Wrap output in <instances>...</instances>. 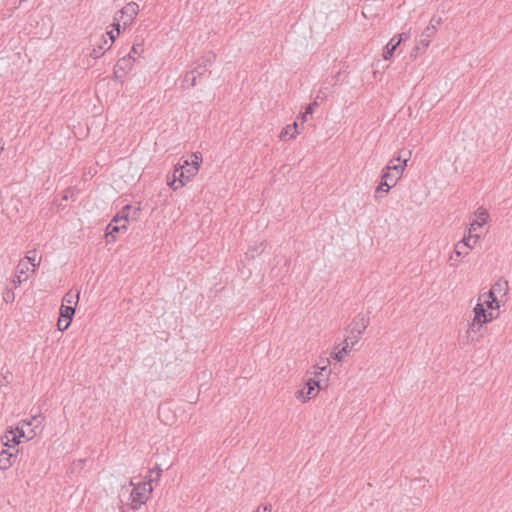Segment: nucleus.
I'll return each instance as SVG.
<instances>
[{
    "instance_id": "f257e3e1",
    "label": "nucleus",
    "mask_w": 512,
    "mask_h": 512,
    "mask_svg": "<svg viewBox=\"0 0 512 512\" xmlns=\"http://www.w3.org/2000/svg\"><path fill=\"white\" fill-rule=\"evenodd\" d=\"M196 160L189 163L188 160H184L183 163H179L178 166H175L172 180L168 181V185L173 189L177 190L183 187L188 181L191 180L192 177L196 175L198 172L200 162L202 158L195 156Z\"/></svg>"
},
{
    "instance_id": "f03ea898",
    "label": "nucleus",
    "mask_w": 512,
    "mask_h": 512,
    "mask_svg": "<svg viewBox=\"0 0 512 512\" xmlns=\"http://www.w3.org/2000/svg\"><path fill=\"white\" fill-rule=\"evenodd\" d=\"M215 59L216 55L212 52H209L202 56L198 60L196 66L190 71L186 72L182 81V88L185 89L194 87L199 83L200 78H202L203 76H208L211 73L209 71V68L211 67Z\"/></svg>"
},
{
    "instance_id": "7ed1b4c3",
    "label": "nucleus",
    "mask_w": 512,
    "mask_h": 512,
    "mask_svg": "<svg viewBox=\"0 0 512 512\" xmlns=\"http://www.w3.org/2000/svg\"><path fill=\"white\" fill-rule=\"evenodd\" d=\"M139 6L135 2L127 3L120 11H118L114 16L113 27L117 30V33H120L121 22L123 27L131 25L138 15Z\"/></svg>"
},
{
    "instance_id": "20e7f679",
    "label": "nucleus",
    "mask_w": 512,
    "mask_h": 512,
    "mask_svg": "<svg viewBox=\"0 0 512 512\" xmlns=\"http://www.w3.org/2000/svg\"><path fill=\"white\" fill-rule=\"evenodd\" d=\"M151 482L152 479L147 482H140L136 485H134L133 481L130 482V484L134 486L130 494V505L132 509L137 510L146 503L148 494L152 491Z\"/></svg>"
},
{
    "instance_id": "39448f33",
    "label": "nucleus",
    "mask_w": 512,
    "mask_h": 512,
    "mask_svg": "<svg viewBox=\"0 0 512 512\" xmlns=\"http://www.w3.org/2000/svg\"><path fill=\"white\" fill-rule=\"evenodd\" d=\"M405 170V164H393V160L382 170L381 179L394 187Z\"/></svg>"
},
{
    "instance_id": "423d86ee",
    "label": "nucleus",
    "mask_w": 512,
    "mask_h": 512,
    "mask_svg": "<svg viewBox=\"0 0 512 512\" xmlns=\"http://www.w3.org/2000/svg\"><path fill=\"white\" fill-rule=\"evenodd\" d=\"M135 57L131 53L123 55L114 66L113 75L115 80L122 82V79L132 70Z\"/></svg>"
},
{
    "instance_id": "0eeeda50",
    "label": "nucleus",
    "mask_w": 512,
    "mask_h": 512,
    "mask_svg": "<svg viewBox=\"0 0 512 512\" xmlns=\"http://www.w3.org/2000/svg\"><path fill=\"white\" fill-rule=\"evenodd\" d=\"M321 379L309 378L303 389L297 391L296 398L301 400L302 402H306L307 400L315 397L321 387Z\"/></svg>"
},
{
    "instance_id": "6e6552de",
    "label": "nucleus",
    "mask_w": 512,
    "mask_h": 512,
    "mask_svg": "<svg viewBox=\"0 0 512 512\" xmlns=\"http://www.w3.org/2000/svg\"><path fill=\"white\" fill-rule=\"evenodd\" d=\"M368 325H369V317H367L366 315L358 314L353 318L351 326H350V333L353 335L356 333V336H355V340L353 342H351V346H354L355 344L358 343V341L360 340L362 334L365 332Z\"/></svg>"
},
{
    "instance_id": "1a4fd4ad",
    "label": "nucleus",
    "mask_w": 512,
    "mask_h": 512,
    "mask_svg": "<svg viewBox=\"0 0 512 512\" xmlns=\"http://www.w3.org/2000/svg\"><path fill=\"white\" fill-rule=\"evenodd\" d=\"M75 314V308L71 305L62 304L60 307V319L57 326L60 331H65L71 324L72 318Z\"/></svg>"
},
{
    "instance_id": "9d476101",
    "label": "nucleus",
    "mask_w": 512,
    "mask_h": 512,
    "mask_svg": "<svg viewBox=\"0 0 512 512\" xmlns=\"http://www.w3.org/2000/svg\"><path fill=\"white\" fill-rule=\"evenodd\" d=\"M36 417H33L31 420H22L19 422V424L12 428V431L15 433L16 438L20 440L21 438H25L26 440L32 439L36 433L33 429H31L29 432L26 431V428L30 427L32 425L33 420H35Z\"/></svg>"
},
{
    "instance_id": "9b49d317",
    "label": "nucleus",
    "mask_w": 512,
    "mask_h": 512,
    "mask_svg": "<svg viewBox=\"0 0 512 512\" xmlns=\"http://www.w3.org/2000/svg\"><path fill=\"white\" fill-rule=\"evenodd\" d=\"M488 322H489V319H483L481 317L474 315V317L467 329V338L472 341L476 340L477 333L479 332L480 328L483 326V324L488 323Z\"/></svg>"
},
{
    "instance_id": "f8f14e48",
    "label": "nucleus",
    "mask_w": 512,
    "mask_h": 512,
    "mask_svg": "<svg viewBox=\"0 0 512 512\" xmlns=\"http://www.w3.org/2000/svg\"><path fill=\"white\" fill-rule=\"evenodd\" d=\"M18 449L11 451L9 449H3L0 452V470H7L12 466L15 459L17 458Z\"/></svg>"
},
{
    "instance_id": "ddd939ff",
    "label": "nucleus",
    "mask_w": 512,
    "mask_h": 512,
    "mask_svg": "<svg viewBox=\"0 0 512 512\" xmlns=\"http://www.w3.org/2000/svg\"><path fill=\"white\" fill-rule=\"evenodd\" d=\"M127 225L121 222H114V218L111 220V222L106 227V238L108 242L115 241L116 234L120 230H126Z\"/></svg>"
},
{
    "instance_id": "4468645a",
    "label": "nucleus",
    "mask_w": 512,
    "mask_h": 512,
    "mask_svg": "<svg viewBox=\"0 0 512 512\" xmlns=\"http://www.w3.org/2000/svg\"><path fill=\"white\" fill-rule=\"evenodd\" d=\"M401 42H402V35H396V36L392 37L384 49L383 58L385 60L390 59L393 56L395 50L397 49V47L400 45Z\"/></svg>"
},
{
    "instance_id": "2eb2a0df",
    "label": "nucleus",
    "mask_w": 512,
    "mask_h": 512,
    "mask_svg": "<svg viewBox=\"0 0 512 512\" xmlns=\"http://www.w3.org/2000/svg\"><path fill=\"white\" fill-rule=\"evenodd\" d=\"M29 271L28 262L20 261L16 268V275L14 279V283L16 285H20L22 282L28 279L27 272Z\"/></svg>"
},
{
    "instance_id": "dca6fc26",
    "label": "nucleus",
    "mask_w": 512,
    "mask_h": 512,
    "mask_svg": "<svg viewBox=\"0 0 512 512\" xmlns=\"http://www.w3.org/2000/svg\"><path fill=\"white\" fill-rule=\"evenodd\" d=\"M329 364V359H322L317 365L313 367V371L311 372V374H313L314 378L316 379H321L320 377L328 376L331 372L328 369Z\"/></svg>"
},
{
    "instance_id": "f3484780",
    "label": "nucleus",
    "mask_w": 512,
    "mask_h": 512,
    "mask_svg": "<svg viewBox=\"0 0 512 512\" xmlns=\"http://www.w3.org/2000/svg\"><path fill=\"white\" fill-rule=\"evenodd\" d=\"M21 440L16 438L15 433L12 431V427L6 430L5 434L1 437V442L8 449L16 450L15 447L20 443Z\"/></svg>"
},
{
    "instance_id": "a211bd4d",
    "label": "nucleus",
    "mask_w": 512,
    "mask_h": 512,
    "mask_svg": "<svg viewBox=\"0 0 512 512\" xmlns=\"http://www.w3.org/2000/svg\"><path fill=\"white\" fill-rule=\"evenodd\" d=\"M434 22H437V24H441L442 19L440 17H432L430 20L429 25L425 28L423 31L421 37H425L426 39L431 40L436 34L437 28L434 25Z\"/></svg>"
},
{
    "instance_id": "6ab92c4d",
    "label": "nucleus",
    "mask_w": 512,
    "mask_h": 512,
    "mask_svg": "<svg viewBox=\"0 0 512 512\" xmlns=\"http://www.w3.org/2000/svg\"><path fill=\"white\" fill-rule=\"evenodd\" d=\"M472 248L473 245L466 243V238H463L455 245L454 254L456 257L466 256Z\"/></svg>"
},
{
    "instance_id": "aec40b11",
    "label": "nucleus",
    "mask_w": 512,
    "mask_h": 512,
    "mask_svg": "<svg viewBox=\"0 0 512 512\" xmlns=\"http://www.w3.org/2000/svg\"><path fill=\"white\" fill-rule=\"evenodd\" d=\"M500 288V284L496 283L492 289L486 294L487 299L484 300V303L488 306L490 309H498L499 308V301L495 297L494 291L496 288Z\"/></svg>"
},
{
    "instance_id": "412c9836",
    "label": "nucleus",
    "mask_w": 512,
    "mask_h": 512,
    "mask_svg": "<svg viewBox=\"0 0 512 512\" xmlns=\"http://www.w3.org/2000/svg\"><path fill=\"white\" fill-rule=\"evenodd\" d=\"M21 261H27L28 267L32 266V271H35L40 265L41 258L38 257L36 250H31L27 252V255Z\"/></svg>"
},
{
    "instance_id": "4be33fe9",
    "label": "nucleus",
    "mask_w": 512,
    "mask_h": 512,
    "mask_svg": "<svg viewBox=\"0 0 512 512\" xmlns=\"http://www.w3.org/2000/svg\"><path fill=\"white\" fill-rule=\"evenodd\" d=\"M132 210L131 205H125L115 216H114V222H121L127 225L130 211Z\"/></svg>"
},
{
    "instance_id": "5701e85b",
    "label": "nucleus",
    "mask_w": 512,
    "mask_h": 512,
    "mask_svg": "<svg viewBox=\"0 0 512 512\" xmlns=\"http://www.w3.org/2000/svg\"><path fill=\"white\" fill-rule=\"evenodd\" d=\"M110 48L111 44H108V40L104 36H102V44L96 48H93L92 52L90 53V56L94 59H97L103 55L105 50H108Z\"/></svg>"
},
{
    "instance_id": "b1692460",
    "label": "nucleus",
    "mask_w": 512,
    "mask_h": 512,
    "mask_svg": "<svg viewBox=\"0 0 512 512\" xmlns=\"http://www.w3.org/2000/svg\"><path fill=\"white\" fill-rule=\"evenodd\" d=\"M300 132L298 131V123L294 122L292 125H287L281 132L280 138L284 139L288 136L290 139L295 138Z\"/></svg>"
},
{
    "instance_id": "393cba45",
    "label": "nucleus",
    "mask_w": 512,
    "mask_h": 512,
    "mask_svg": "<svg viewBox=\"0 0 512 512\" xmlns=\"http://www.w3.org/2000/svg\"><path fill=\"white\" fill-rule=\"evenodd\" d=\"M391 188H393V187L390 186V184L385 183V181L381 179L380 183L378 184V186L375 189V193H374L375 199L382 198L384 195H386L389 192V190Z\"/></svg>"
},
{
    "instance_id": "a878e982",
    "label": "nucleus",
    "mask_w": 512,
    "mask_h": 512,
    "mask_svg": "<svg viewBox=\"0 0 512 512\" xmlns=\"http://www.w3.org/2000/svg\"><path fill=\"white\" fill-rule=\"evenodd\" d=\"M78 301H79V292L73 293L72 291H69L64 295V297L62 299V304L71 305V306H74V308H75Z\"/></svg>"
},
{
    "instance_id": "bb28decb",
    "label": "nucleus",
    "mask_w": 512,
    "mask_h": 512,
    "mask_svg": "<svg viewBox=\"0 0 512 512\" xmlns=\"http://www.w3.org/2000/svg\"><path fill=\"white\" fill-rule=\"evenodd\" d=\"M411 151L408 149H402L399 151V154L397 157H395L393 160L399 162V164H405V167L407 166V162L411 158Z\"/></svg>"
},
{
    "instance_id": "cd10ccee",
    "label": "nucleus",
    "mask_w": 512,
    "mask_h": 512,
    "mask_svg": "<svg viewBox=\"0 0 512 512\" xmlns=\"http://www.w3.org/2000/svg\"><path fill=\"white\" fill-rule=\"evenodd\" d=\"M264 251V244L263 242L249 247L248 251L245 253V256L247 259H253L256 254H261Z\"/></svg>"
},
{
    "instance_id": "c85d7f7f",
    "label": "nucleus",
    "mask_w": 512,
    "mask_h": 512,
    "mask_svg": "<svg viewBox=\"0 0 512 512\" xmlns=\"http://www.w3.org/2000/svg\"><path fill=\"white\" fill-rule=\"evenodd\" d=\"M348 351H349L348 339H344L343 347L333 353V358L336 359L337 361H341L343 359L344 354H346Z\"/></svg>"
},
{
    "instance_id": "c756f323",
    "label": "nucleus",
    "mask_w": 512,
    "mask_h": 512,
    "mask_svg": "<svg viewBox=\"0 0 512 512\" xmlns=\"http://www.w3.org/2000/svg\"><path fill=\"white\" fill-rule=\"evenodd\" d=\"M473 313L475 316L481 317L483 319H489V322H491V318H487L486 316V309L484 308V303H477L473 309Z\"/></svg>"
},
{
    "instance_id": "7c9ffc66",
    "label": "nucleus",
    "mask_w": 512,
    "mask_h": 512,
    "mask_svg": "<svg viewBox=\"0 0 512 512\" xmlns=\"http://www.w3.org/2000/svg\"><path fill=\"white\" fill-rule=\"evenodd\" d=\"M430 44V40L426 39L425 37H421L419 43L415 46L414 51L418 52L420 50H425L428 48Z\"/></svg>"
},
{
    "instance_id": "2f4dec72",
    "label": "nucleus",
    "mask_w": 512,
    "mask_h": 512,
    "mask_svg": "<svg viewBox=\"0 0 512 512\" xmlns=\"http://www.w3.org/2000/svg\"><path fill=\"white\" fill-rule=\"evenodd\" d=\"M481 215L483 216L481 221H474L473 223H471L469 229L470 233H472V231L476 230L478 227H481L486 222V218L488 217V215L486 213H482Z\"/></svg>"
},
{
    "instance_id": "473e14b6",
    "label": "nucleus",
    "mask_w": 512,
    "mask_h": 512,
    "mask_svg": "<svg viewBox=\"0 0 512 512\" xmlns=\"http://www.w3.org/2000/svg\"><path fill=\"white\" fill-rule=\"evenodd\" d=\"M144 48H143V44L142 43H135L133 44V46L131 47V50L129 53H131V55H140L142 52H143Z\"/></svg>"
},
{
    "instance_id": "72a5a7b5",
    "label": "nucleus",
    "mask_w": 512,
    "mask_h": 512,
    "mask_svg": "<svg viewBox=\"0 0 512 512\" xmlns=\"http://www.w3.org/2000/svg\"><path fill=\"white\" fill-rule=\"evenodd\" d=\"M119 34L120 33H117V30L115 28L113 30H111V31H108L107 32V35L109 37V39H107L108 40V44L112 45V43L115 41V39L118 37Z\"/></svg>"
},
{
    "instance_id": "f704fd0d",
    "label": "nucleus",
    "mask_w": 512,
    "mask_h": 512,
    "mask_svg": "<svg viewBox=\"0 0 512 512\" xmlns=\"http://www.w3.org/2000/svg\"><path fill=\"white\" fill-rule=\"evenodd\" d=\"M318 106V102L315 100L312 103H310L306 109H305V115H310L313 113L314 108Z\"/></svg>"
},
{
    "instance_id": "c9c22d12",
    "label": "nucleus",
    "mask_w": 512,
    "mask_h": 512,
    "mask_svg": "<svg viewBox=\"0 0 512 512\" xmlns=\"http://www.w3.org/2000/svg\"><path fill=\"white\" fill-rule=\"evenodd\" d=\"M271 505L270 504H267V505H264V506H258L256 510H254L253 512H271Z\"/></svg>"
},
{
    "instance_id": "e433bc0d",
    "label": "nucleus",
    "mask_w": 512,
    "mask_h": 512,
    "mask_svg": "<svg viewBox=\"0 0 512 512\" xmlns=\"http://www.w3.org/2000/svg\"><path fill=\"white\" fill-rule=\"evenodd\" d=\"M151 473H155L156 479L159 480L162 473V469L158 464H156L155 467L151 470Z\"/></svg>"
},
{
    "instance_id": "4c0bfd02",
    "label": "nucleus",
    "mask_w": 512,
    "mask_h": 512,
    "mask_svg": "<svg viewBox=\"0 0 512 512\" xmlns=\"http://www.w3.org/2000/svg\"><path fill=\"white\" fill-rule=\"evenodd\" d=\"M466 238V243L468 244H471V241L473 240V243H476L477 240L479 239V236L477 235H472V233L469 232V235Z\"/></svg>"
},
{
    "instance_id": "58836bf2",
    "label": "nucleus",
    "mask_w": 512,
    "mask_h": 512,
    "mask_svg": "<svg viewBox=\"0 0 512 512\" xmlns=\"http://www.w3.org/2000/svg\"><path fill=\"white\" fill-rule=\"evenodd\" d=\"M355 336H356V333L354 335L350 333V335L345 338V339H348L349 350L354 347V346H351V342H353L355 340Z\"/></svg>"
},
{
    "instance_id": "ea45409f",
    "label": "nucleus",
    "mask_w": 512,
    "mask_h": 512,
    "mask_svg": "<svg viewBox=\"0 0 512 512\" xmlns=\"http://www.w3.org/2000/svg\"><path fill=\"white\" fill-rule=\"evenodd\" d=\"M449 260H450V262H451V263H450V265H451V266H454V267H457V266H458V264H457V263H454V262H453V261H455V260H456V257H454V255H451Z\"/></svg>"
},
{
    "instance_id": "a19ab883",
    "label": "nucleus",
    "mask_w": 512,
    "mask_h": 512,
    "mask_svg": "<svg viewBox=\"0 0 512 512\" xmlns=\"http://www.w3.org/2000/svg\"><path fill=\"white\" fill-rule=\"evenodd\" d=\"M400 35H402V41L407 40L410 37L409 33H405V32L401 33Z\"/></svg>"
},
{
    "instance_id": "79ce46f5",
    "label": "nucleus",
    "mask_w": 512,
    "mask_h": 512,
    "mask_svg": "<svg viewBox=\"0 0 512 512\" xmlns=\"http://www.w3.org/2000/svg\"><path fill=\"white\" fill-rule=\"evenodd\" d=\"M486 316H487V318H491V321L494 319V317H493L491 312H487L486 311Z\"/></svg>"
},
{
    "instance_id": "37998d69",
    "label": "nucleus",
    "mask_w": 512,
    "mask_h": 512,
    "mask_svg": "<svg viewBox=\"0 0 512 512\" xmlns=\"http://www.w3.org/2000/svg\"><path fill=\"white\" fill-rule=\"evenodd\" d=\"M301 120L305 122L307 120V115H305V112L301 115Z\"/></svg>"
},
{
    "instance_id": "c03bdc74",
    "label": "nucleus",
    "mask_w": 512,
    "mask_h": 512,
    "mask_svg": "<svg viewBox=\"0 0 512 512\" xmlns=\"http://www.w3.org/2000/svg\"><path fill=\"white\" fill-rule=\"evenodd\" d=\"M164 408L163 407H160L159 408V413L161 414L163 412Z\"/></svg>"
},
{
    "instance_id": "a18cd8bd",
    "label": "nucleus",
    "mask_w": 512,
    "mask_h": 512,
    "mask_svg": "<svg viewBox=\"0 0 512 512\" xmlns=\"http://www.w3.org/2000/svg\"><path fill=\"white\" fill-rule=\"evenodd\" d=\"M137 211H140V208L135 209V210H134V214H136V213H137Z\"/></svg>"
}]
</instances>
